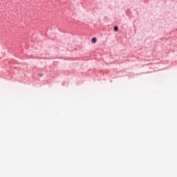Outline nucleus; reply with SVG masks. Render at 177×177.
Wrapping results in <instances>:
<instances>
[{
  "label": "nucleus",
  "mask_w": 177,
  "mask_h": 177,
  "mask_svg": "<svg viewBox=\"0 0 177 177\" xmlns=\"http://www.w3.org/2000/svg\"><path fill=\"white\" fill-rule=\"evenodd\" d=\"M96 38L93 37L92 39H91V42L92 44H96Z\"/></svg>",
  "instance_id": "f257e3e1"
},
{
  "label": "nucleus",
  "mask_w": 177,
  "mask_h": 177,
  "mask_svg": "<svg viewBox=\"0 0 177 177\" xmlns=\"http://www.w3.org/2000/svg\"><path fill=\"white\" fill-rule=\"evenodd\" d=\"M113 30H114V31H118V26H115L113 28Z\"/></svg>",
  "instance_id": "f03ea898"
},
{
  "label": "nucleus",
  "mask_w": 177,
  "mask_h": 177,
  "mask_svg": "<svg viewBox=\"0 0 177 177\" xmlns=\"http://www.w3.org/2000/svg\"><path fill=\"white\" fill-rule=\"evenodd\" d=\"M39 77H43V76H44V74L41 73V74H39Z\"/></svg>",
  "instance_id": "7ed1b4c3"
}]
</instances>
